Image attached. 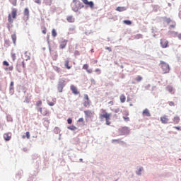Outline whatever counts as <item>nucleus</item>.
<instances>
[{
  "label": "nucleus",
  "mask_w": 181,
  "mask_h": 181,
  "mask_svg": "<svg viewBox=\"0 0 181 181\" xmlns=\"http://www.w3.org/2000/svg\"><path fill=\"white\" fill-rule=\"evenodd\" d=\"M60 93H62V90H60Z\"/></svg>",
  "instance_id": "0e129e2a"
},
{
  "label": "nucleus",
  "mask_w": 181,
  "mask_h": 181,
  "mask_svg": "<svg viewBox=\"0 0 181 181\" xmlns=\"http://www.w3.org/2000/svg\"><path fill=\"white\" fill-rule=\"evenodd\" d=\"M116 11L118 12H124V11H127V8L125 7H117Z\"/></svg>",
  "instance_id": "6ab92c4d"
},
{
  "label": "nucleus",
  "mask_w": 181,
  "mask_h": 181,
  "mask_svg": "<svg viewBox=\"0 0 181 181\" xmlns=\"http://www.w3.org/2000/svg\"><path fill=\"white\" fill-rule=\"evenodd\" d=\"M11 39H12V40H13V43L14 45H16V33H14V34H13V35H11Z\"/></svg>",
  "instance_id": "a211bd4d"
},
{
  "label": "nucleus",
  "mask_w": 181,
  "mask_h": 181,
  "mask_svg": "<svg viewBox=\"0 0 181 181\" xmlns=\"http://www.w3.org/2000/svg\"><path fill=\"white\" fill-rule=\"evenodd\" d=\"M160 66L163 74H166L169 73V71H170V67L169 66V64H168V63L163 61H160Z\"/></svg>",
  "instance_id": "7ed1b4c3"
},
{
  "label": "nucleus",
  "mask_w": 181,
  "mask_h": 181,
  "mask_svg": "<svg viewBox=\"0 0 181 181\" xmlns=\"http://www.w3.org/2000/svg\"><path fill=\"white\" fill-rule=\"evenodd\" d=\"M11 4L13 5V6H16V0L11 1Z\"/></svg>",
  "instance_id": "c03bdc74"
},
{
  "label": "nucleus",
  "mask_w": 181,
  "mask_h": 181,
  "mask_svg": "<svg viewBox=\"0 0 181 181\" xmlns=\"http://www.w3.org/2000/svg\"><path fill=\"white\" fill-rule=\"evenodd\" d=\"M83 7L84 6L83 5V4H81V2H80V1L73 0V3L71 4V8L74 12H78V11H80V9Z\"/></svg>",
  "instance_id": "f03ea898"
},
{
  "label": "nucleus",
  "mask_w": 181,
  "mask_h": 181,
  "mask_svg": "<svg viewBox=\"0 0 181 181\" xmlns=\"http://www.w3.org/2000/svg\"><path fill=\"white\" fill-rule=\"evenodd\" d=\"M11 59L15 62L16 60V54H11Z\"/></svg>",
  "instance_id": "2f4dec72"
},
{
  "label": "nucleus",
  "mask_w": 181,
  "mask_h": 181,
  "mask_svg": "<svg viewBox=\"0 0 181 181\" xmlns=\"http://www.w3.org/2000/svg\"><path fill=\"white\" fill-rule=\"evenodd\" d=\"M173 124H179L180 122V117L179 116H175L173 119Z\"/></svg>",
  "instance_id": "4468645a"
},
{
  "label": "nucleus",
  "mask_w": 181,
  "mask_h": 181,
  "mask_svg": "<svg viewBox=\"0 0 181 181\" xmlns=\"http://www.w3.org/2000/svg\"><path fill=\"white\" fill-rule=\"evenodd\" d=\"M143 115H144L145 117H151V112H149V110L145 109L143 111Z\"/></svg>",
  "instance_id": "2eb2a0df"
},
{
  "label": "nucleus",
  "mask_w": 181,
  "mask_h": 181,
  "mask_svg": "<svg viewBox=\"0 0 181 181\" xmlns=\"http://www.w3.org/2000/svg\"><path fill=\"white\" fill-rule=\"evenodd\" d=\"M71 90L72 93H74V94H75L76 95H77L78 94H80V92H78V90H77V88H76L74 85L71 86Z\"/></svg>",
  "instance_id": "9b49d317"
},
{
  "label": "nucleus",
  "mask_w": 181,
  "mask_h": 181,
  "mask_svg": "<svg viewBox=\"0 0 181 181\" xmlns=\"http://www.w3.org/2000/svg\"><path fill=\"white\" fill-rule=\"evenodd\" d=\"M132 84H135V82H132Z\"/></svg>",
  "instance_id": "052dcab7"
},
{
  "label": "nucleus",
  "mask_w": 181,
  "mask_h": 181,
  "mask_svg": "<svg viewBox=\"0 0 181 181\" xmlns=\"http://www.w3.org/2000/svg\"><path fill=\"white\" fill-rule=\"evenodd\" d=\"M160 119L162 124H168L169 121H170L169 116H168V115H164V116L161 117Z\"/></svg>",
  "instance_id": "6e6552de"
},
{
  "label": "nucleus",
  "mask_w": 181,
  "mask_h": 181,
  "mask_svg": "<svg viewBox=\"0 0 181 181\" xmlns=\"http://www.w3.org/2000/svg\"><path fill=\"white\" fill-rule=\"evenodd\" d=\"M38 111L40 112V114H42V115L46 116L47 115V114H49V110H47V109H46V107H39L38 108Z\"/></svg>",
  "instance_id": "0eeeda50"
},
{
  "label": "nucleus",
  "mask_w": 181,
  "mask_h": 181,
  "mask_svg": "<svg viewBox=\"0 0 181 181\" xmlns=\"http://www.w3.org/2000/svg\"><path fill=\"white\" fill-rule=\"evenodd\" d=\"M84 100L85 101L83 102V107L86 108L90 107V98H88V95L85 94L84 95Z\"/></svg>",
  "instance_id": "423d86ee"
},
{
  "label": "nucleus",
  "mask_w": 181,
  "mask_h": 181,
  "mask_svg": "<svg viewBox=\"0 0 181 181\" xmlns=\"http://www.w3.org/2000/svg\"><path fill=\"white\" fill-rule=\"evenodd\" d=\"M160 44L163 49H166V47H169V41H168V40H166L165 38H162L160 40Z\"/></svg>",
  "instance_id": "39448f33"
},
{
  "label": "nucleus",
  "mask_w": 181,
  "mask_h": 181,
  "mask_svg": "<svg viewBox=\"0 0 181 181\" xmlns=\"http://www.w3.org/2000/svg\"><path fill=\"white\" fill-rule=\"evenodd\" d=\"M174 128H175V129H177V131H181L180 127H174Z\"/></svg>",
  "instance_id": "603ef678"
},
{
  "label": "nucleus",
  "mask_w": 181,
  "mask_h": 181,
  "mask_svg": "<svg viewBox=\"0 0 181 181\" xmlns=\"http://www.w3.org/2000/svg\"><path fill=\"white\" fill-rule=\"evenodd\" d=\"M76 54H80V52L78 51L75 52Z\"/></svg>",
  "instance_id": "4d7b16f0"
},
{
  "label": "nucleus",
  "mask_w": 181,
  "mask_h": 181,
  "mask_svg": "<svg viewBox=\"0 0 181 181\" xmlns=\"http://www.w3.org/2000/svg\"><path fill=\"white\" fill-rule=\"evenodd\" d=\"M135 80L137 81V83H139V82H141V81H142V80H143V78H142V76H137L136 78H135Z\"/></svg>",
  "instance_id": "4be33fe9"
},
{
  "label": "nucleus",
  "mask_w": 181,
  "mask_h": 181,
  "mask_svg": "<svg viewBox=\"0 0 181 181\" xmlns=\"http://www.w3.org/2000/svg\"><path fill=\"white\" fill-rule=\"evenodd\" d=\"M90 53H94V49H90Z\"/></svg>",
  "instance_id": "6e6d98bb"
},
{
  "label": "nucleus",
  "mask_w": 181,
  "mask_h": 181,
  "mask_svg": "<svg viewBox=\"0 0 181 181\" xmlns=\"http://www.w3.org/2000/svg\"><path fill=\"white\" fill-rule=\"evenodd\" d=\"M44 4L47 6H50V5H52V0H44Z\"/></svg>",
  "instance_id": "aec40b11"
},
{
  "label": "nucleus",
  "mask_w": 181,
  "mask_h": 181,
  "mask_svg": "<svg viewBox=\"0 0 181 181\" xmlns=\"http://www.w3.org/2000/svg\"><path fill=\"white\" fill-rule=\"evenodd\" d=\"M47 32V29H46V28L44 27V28H42V33L44 35H46Z\"/></svg>",
  "instance_id": "72a5a7b5"
},
{
  "label": "nucleus",
  "mask_w": 181,
  "mask_h": 181,
  "mask_svg": "<svg viewBox=\"0 0 181 181\" xmlns=\"http://www.w3.org/2000/svg\"><path fill=\"white\" fill-rule=\"evenodd\" d=\"M136 39H142V34H137L136 35Z\"/></svg>",
  "instance_id": "f704fd0d"
},
{
  "label": "nucleus",
  "mask_w": 181,
  "mask_h": 181,
  "mask_svg": "<svg viewBox=\"0 0 181 181\" xmlns=\"http://www.w3.org/2000/svg\"><path fill=\"white\" fill-rule=\"evenodd\" d=\"M166 90H168L169 93H173V87L168 86L166 88Z\"/></svg>",
  "instance_id": "b1692460"
},
{
  "label": "nucleus",
  "mask_w": 181,
  "mask_h": 181,
  "mask_svg": "<svg viewBox=\"0 0 181 181\" xmlns=\"http://www.w3.org/2000/svg\"><path fill=\"white\" fill-rule=\"evenodd\" d=\"M67 122H68V124H71V122H73V120L71 119V118H69L67 119Z\"/></svg>",
  "instance_id": "37998d69"
},
{
  "label": "nucleus",
  "mask_w": 181,
  "mask_h": 181,
  "mask_svg": "<svg viewBox=\"0 0 181 181\" xmlns=\"http://www.w3.org/2000/svg\"><path fill=\"white\" fill-rule=\"evenodd\" d=\"M123 119H124L125 122H128L129 121V117H123Z\"/></svg>",
  "instance_id": "e433bc0d"
},
{
  "label": "nucleus",
  "mask_w": 181,
  "mask_h": 181,
  "mask_svg": "<svg viewBox=\"0 0 181 181\" xmlns=\"http://www.w3.org/2000/svg\"><path fill=\"white\" fill-rule=\"evenodd\" d=\"M119 98L121 103H125V100H127V98H125V95H121Z\"/></svg>",
  "instance_id": "412c9836"
},
{
  "label": "nucleus",
  "mask_w": 181,
  "mask_h": 181,
  "mask_svg": "<svg viewBox=\"0 0 181 181\" xmlns=\"http://www.w3.org/2000/svg\"><path fill=\"white\" fill-rule=\"evenodd\" d=\"M83 70L88 71V64H83Z\"/></svg>",
  "instance_id": "c756f323"
},
{
  "label": "nucleus",
  "mask_w": 181,
  "mask_h": 181,
  "mask_svg": "<svg viewBox=\"0 0 181 181\" xmlns=\"http://www.w3.org/2000/svg\"><path fill=\"white\" fill-rule=\"evenodd\" d=\"M95 72L99 73V74H100V73H101V70L100 69H96Z\"/></svg>",
  "instance_id": "09e8293b"
},
{
  "label": "nucleus",
  "mask_w": 181,
  "mask_h": 181,
  "mask_svg": "<svg viewBox=\"0 0 181 181\" xmlns=\"http://www.w3.org/2000/svg\"><path fill=\"white\" fill-rule=\"evenodd\" d=\"M28 60H30V57H28Z\"/></svg>",
  "instance_id": "bf43d9fd"
},
{
  "label": "nucleus",
  "mask_w": 181,
  "mask_h": 181,
  "mask_svg": "<svg viewBox=\"0 0 181 181\" xmlns=\"http://www.w3.org/2000/svg\"><path fill=\"white\" fill-rule=\"evenodd\" d=\"M74 30H75L74 28H69L70 33H73V32H74Z\"/></svg>",
  "instance_id": "79ce46f5"
},
{
  "label": "nucleus",
  "mask_w": 181,
  "mask_h": 181,
  "mask_svg": "<svg viewBox=\"0 0 181 181\" xmlns=\"http://www.w3.org/2000/svg\"><path fill=\"white\" fill-rule=\"evenodd\" d=\"M24 16H26V18H29V8H26L24 10Z\"/></svg>",
  "instance_id": "f3484780"
},
{
  "label": "nucleus",
  "mask_w": 181,
  "mask_h": 181,
  "mask_svg": "<svg viewBox=\"0 0 181 181\" xmlns=\"http://www.w3.org/2000/svg\"><path fill=\"white\" fill-rule=\"evenodd\" d=\"M105 49H106V50H109V52H111V47H105Z\"/></svg>",
  "instance_id": "8fccbe9b"
},
{
  "label": "nucleus",
  "mask_w": 181,
  "mask_h": 181,
  "mask_svg": "<svg viewBox=\"0 0 181 181\" xmlns=\"http://www.w3.org/2000/svg\"><path fill=\"white\" fill-rule=\"evenodd\" d=\"M102 111L104 112V114H100L99 115L100 119L103 121V119L105 118L106 121V125H111V122H110V119H111V113L105 112V110L104 109H103Z\"/></svg>",
  "instance_id": "f257e3e1"
},
{
  "label": "nucleus",
  "mask_w": 181,
  "mask_h": 181,
  "mask_svg": "<svg viewBox=\"0 0 181 181\" xmlns=\"http://www.w3.org/2000/svg\"><path fill=\"white\" fill-rule=\"evenodd\" d=\"M141 172H142V169L140 168L137 173V175H141Z\"/></svg>",
  "instance_id": "864d4df0"
},
{
  "label": "nucleus",
  "mask_w": 181,
  "mask_h": 181,
  "mask_svg": "<svg viewBox=\"0 0 181 181\" xmlns=\"http://www.w3.org/2000/svg\"><path fill=\"white\" fill-rule=\"evenodd\" d=\"M11 138H12V134L11 133H6L4 134L5 141H11Z\"/></svg>",
  "instance_id": "f8f14e48"
},
{
  "label": "nucleus",
  "mask_w": 181,
  "mask_h": 181,
  "mask_svg": "<svg viewBox=\"0 0 181 181\" xmlns=\"http://www.w3.org/2000/svg\"><path fill=\"white\" fill-rule=\"evenodd\" d=\"M23 138H25V136H23Z\"/></svg>",
  "instance_id": "e2e57ef3"
},
{
  "label": "nucleus",
  "mask_w": 181,
  "mask_h": 181,
  "mask_svg": "<svg viewBox=\"0 0 181 181\" xmlns=\"http://www.w3.org/2000/svg\"><path fill=\"white\" fill-rule=\"evenodd\" d=\"M25 135H26V138H27L28 139H30V133L29 132H27L25 133Z\"/></svg>",
  "instance_id": "473e14b6"
},
{
  "label": "nucleus",
  "mask_w": 181,
  "mask_h": 181,
  "mask_svg": "<svg viewBox=\"0 0 181 181\" xmlns=\"http://www.w3.org/2000/svg\"><path fill=\"white\" fill-rule=\"evenodd\" d=\"M123 130L124 131H127L128 132L127 134H129V129H128V127L123 128Z\"/></svg>",
  "instance_id": "a18cd8bd"
},
{
  "label": "nucleus",
  "mask_w": 181,
  "mask_h": 181,
  "mask_svg": "<svg viewBox=\"0 0 181 181\" xmlns=\"http://www.w3.org/2000/svg\"><path fill=\"white\" fill-rule=\"evenodd\" d=\"M84 114L87 118H90V117H93V112H91V110H85Z\"/></svg>",
  "instance_id": "ddd939ff"
},
{
  "label": "nucleus",
  "mask_w": 181,
  "mask_h": 181,
  "mask_svg": "<svg viewBox=\"0 0 181 181\" xmlns=\"http://www.w3.org/2000/svg\"><path fill=\"white\" fill-rule=\"evenodd\" d=\"M47 104H48V105H49L50 107H53V105H54V103H53V102H48Z\"/></svg>",
  "instance_id": "58836bf2"
},
{
  "label": "nucleus",
  "mask_w": 181,
  "mask_h": 181,
  "mask_svg": "<svg viewBox=\"0 0 181 181\" xmlns=\"http://www.w3.org/2000/svg\"><path fill=\"white\" fill-rule=\"evenodd\" d=\"M82 2L90 8H94V3L93 1H88V0H82Z\"/></svg>",
  "instance_id": "9d476101"
},
{
  "label": "nucleus",
  "mask_w": 181,
  "mask_h": 181,
  "mask_svg": "<svg viewBox=\"0 0 181 181\" xmlns=\"http://www.w3.org/2000/svg\"><path fill=\"white\" fill-rule=\"evenodd\" d=\"M16 15H18V10L13 8L11 13L8 14V21L9 23H13V19H16Z\"/></svg>",
  "instance_id": "20e7f679"
},
{
  "label": "nucleus",
  "mask_w": 181,
  "mask_h": 181,
  "mask_svg": "<svg viewBox=\"0 0 181 181\" xmlns=\"http://www.w3.org/2000/svg\"><path fill=\"white\" fill-rule=\"evenodd\" d=\"M21 1H25V0H21Z\"/></svg>",
  "instance_id": "69168bd1"
},
{
  "label": "nucleus",
  "mask_w": 181,
  "mask_h": 181,
  "mask_svg": "<svg viewBox=\"0 0 181 181\" xmlns=\"http://www.w3.org/2000/svg\"><path fill=\"white\" fill-rule=\"evenodd\" d=\"M178 39H181V34L178 35Z\"/></svg>",
  "instance_id": "13d9d810"
},
{
  "label": "nucleus",
  "mask_w": 181,
  "mask_h": 181,
  "mask_svg": "<svg viewBox=\"0 0 181 181\" xmlns=\"http://www.w3.org/2000/svg\"><path fill=\"white\" fill-rule=\"evenodd\" d=\"M42 100H38L35 103V107H42Z\"/></svg>",
  "instance_id": "bb28decb"
},
{
  "label": "nucleus",
  "mask_w": 181,
  "mask_h": 181,
  "mask_svg": "<svg viewBox=\"0 0 181 181\" xmlns=\"http://www.w3.org/2000/svg\"><path fill=\"white\" fill-rule=\"evenodd\" d=\"M34 1L35 2V4H38V5H40V4H42L41 0H34Z\"/></svg>",
  "instance_id": "4c0bfd02"
},
{
  "label": "nucleus",
  "mask_w": 181,
  "mask_h": 181,
  "mask_svg": "<svg viewBox=\"0 0 181 181\" xmlns=\"http://www.w3.org/2000/svg\"><path fill=\"white\" fill-rule=\"evenodd\" d=\"M52 35L53 36V37H56V36H57V33L56 32L55 29H52Z\"/></svg>",
  "instance_id": "393cba45"
},
{
  "label": "nucleus",
  "mask_w": 181,
  "mask_h": 181,
  "mask_svg": "<svg viewBox=\"0 0 181 181\" xmlns=\"http://www.w3.org/2000/svg\"><path fill=\"white\" fill-rule=\"evenodd\" d=\"M3 66H9V63L8 62H6V61H4L3 62Z\"/></svg>",
  "instance_id": "c9c22d12"
},
{
  "label": "nucleus",
  "mask_w": 181,
  "mask_h": 181,
  "mask_svg": "<svg viewBox=\"0 0 181 181\" xmlns=\"http://www.w3.org/2000/svg\"><path fill=\"white\" fill-rule=\"evenodd\" d=\"M6 71H12V70H13V66H10L8 68L5 69Z\"/></svg>",
  "instance_id": "c85d7f7f"
},
{
  "label": "nucleus",
  "mask_w": 181,
  "mask_h": 181,
  "mask_svg": "<svg viewBox=\"0 0 181 181\" xmlns=\"http://www.w3.org/2000/svg\"><path fill=\"white\" fill-rule=\"evenodd\" d=\"M87 73H88L89 74H91V73H93V69H88Z\"/></svg>",
  "instance_id": "49530a36"
},
{
  "label": "nucleus",
  "mask_w": 181,
  "mask_h": 181,
  "mask_svg": "<svg viewBox=\"0 0 181 181\" xmlns=\"http://www.w3.org/2000/svg\"><path fill=\"white\" fill-rule=\"evenodd\" d=\"M168 104L170 107H174V105H175V103H173V102H169Z\"/></svg>",
  "instance_id": "ea45409f"
},
{
  "label": "nucleus",
  "mask_w": 181,
  "mask_h": 181,
  "mask_svg": "<svg viewBox=\"0 0 181 181\" xmlns=\"http://www.w3.org/2000/svg\"><path fill=\"white\" fill-rule=\"evenodd\" d=\"M67 40H62V41L59 42V47L61 49H64L66 46H67Z\"/></svg>",
  "instance_id": "1a4fd4ad"
},
{
  "label": "nucleus",
  "mask_w": 181,
  "mask_h": 181,
  "mask_svg": "<svg viewBox=\"0 0 181 181\" xmlns=\"http://www.w3.org/2000/svg\"><path fill=\"white\" fill-rule=\"evenodd\" d=\"M69 129H71V131H74V129H76V127L75 126H71V127H68Z\"/></svg>",
  "instance_id": "a19ab883"
},
{
  "label": "nucleus",
  "mask_w": 181,
  "mask_h": 181,
  "mask_svg": "<svg viewBox=\"0 0 181 181\" xmlns=\"http://www.w3.org/2000/svg\"><path fill=\"white\" fill-rule=\"evenodd\" d=\"M66 21H68V22H69V23H73L74 22V18H73V16H69L66 18Z\"/></svg>",
  "instance_id": "dca6fc26"
},
{
  "label": "nucleus",
  "mask_w": 181,
  "mask_h": 181,
  "mask_svg": "<svg viewBox=\"0 0 181 181\" xmlns=\"http://www.w3.org/2000/svg\"><path fill=\"white\" fill-rule=\"evenodd\" d=\"M65 67H66L68 70H70V69H71V66H69V60L65 61Z\"/></svg>",
  "instance_id": "a878e982"
},
{
  "label": "nucleus",
  "mask_w": 181,
  "mask_h": 181,
  "mask_svg": "<svg viewBox=\"0 0 181 181\" xmlns=\"http://www.w3.org/2000/svg\"><path fill=\"white\" fill-rule=\"evenodd\" d=\"M83 121H84V119H83V118H80V119H78V122H83Z\"/></svg>",
  "instance_id": "5fc2aeb1"
},
{
  "label": "nucleus",
  "mask_w": 181,
  "mask_h": 181,
  "mask_svg": "<svg viewBox=\"0 0 181 181\" xmlns=\"http://www.w3.org/2000/svg\"><path fill=\"white\" fill-rule=\"evenodd\" d=\"M13 81H11V84H10V88H9V90L10 91H12V90H13Z\"/></svg>",
  "instance_id": "7c9ffc66"
},
{
  "label": "nucleus",
  "mask_w": 181,
  "mask_h": 181,
  "mask_svg": "<svg viewBox=\"0 0 181 181\" xmlns=\"http://www.w3.org/2000/svg\"><path fill=\"white\" fill-rule=\"evenodd\" d=\"M108 104H109L110 105H114V101H110V102L108 103Z\"/></svg>",
  "instance_id": "3c124183"
},
{
  "label": "nucleus",
  "mask_w": 181,
  "mask_h": 181,
  "mask_svg": "<svg viewBox=\"0 0 181 181\" xmlns=\"http://www.w3.org/2000/svg\"><path fill=\"white\" fill-rule=\"evenodd\" d=\"M123 23H125V25H132V22L129 20H124Z\"/></svg>",
  "instance_id": "cd10ccee"
},
{
  "label": "nucleus",
  "mask_w": 181,
  "mask_h": 181,
  "mask_svg": "<svg viewBox=\"0 0 181 181\" xmlns=\"http://www.w3.org/2000/svg\"><path fill=\"white\" fill-rule=\"evenodd\" d=\"M80 160L81 161V160H83V159H82V158H81V159H80Z\"/></svg>",
  "instance_id": "680f3d73"
},
{
  "label": "nucleus",
  "mask_w": 181,
  "mask_h": 181,
  "mask_svg": "<svg viewBox=\"0 0 181 181\" xmlns=\"http://www.w3.org/2000/svg\"><path fill=\"white\" fill-rule=\"evenodd\" d=\"M55 71H57V73H60V68L56 67V68H55Z\"/></svg>",
  "instance_id": "de8ad7c7"
},
{
  "label": "nucleus",
  "mask_w": 181,
  "mask_h": 181,
  "mask_svg": "<svg viewBox=\"0 0 181 181\" xmlns=\"http://www.w3.org/2000/svg\"><path fill=\"white\" fill-rule=\"evenodd\" d=\"M112 142H117V144H125L124 141H121V139H113Z\"/></svg>",
  "instance_id": "5701e85b"
}]
</instances>
